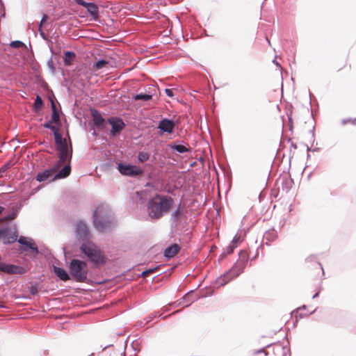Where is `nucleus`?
<instances>
[{
    "label": "nucleus",
    "instance_id": "f257e3e1",
    "mask_svg": "<svg viewBox=\"0 0 356 356\" xmlns=\"http://www.w3.org/2000/svg\"><path fill=\"white\" fill-rule=\"evenodd\" d=\"M174 204V199L168 195L155 194L147 203V213L152 221L161 219L168 213Z\"/></svg>",
    "mask_w": 356,
    "mask_h": 356
},
{
    "label": "nucleus",
    "instance_id": "f03ea898",
    "mask_svg": "<svg viewBox=\"0 0 356 356\" xmlns=\"http://www.w3.org/2000/svg\"><path fill=\"white\" fill-rule=\"evenodd\" d=\"M79 250L92 264L93 268H98L107 261L105 254L92 241L81 243Z\"/></svg>",
    "mask_w": 356,
    "mask_h": 356
},
{
    "label": "nucleus",
    "instance_id": "7ed1b4c3",
    "mask_svg": "<svg viewBox=\"0 0 356 356\" xmlns=\"http://www.w3.org/2000/svg\"><path fill=\"white\" fill-rule=\"evenodd\" d=\"M70 275L77 282L90 283V280L88 279V268L86 261L79 259H72L67 265Z\"/></svg>",
    "mask_w": 356,
    "mask_h": 356
},
{
    "label": "nucleus",
    "instance_id": "20e7f679",
    "mask_svg": "<svg viewBox=\"0 0 356 356\" xmlns=\"http://www.w3.org/2000/svg\"><path fill=\"white\" fill-rule=\"evenodd\" d=\"M92 223L95 228L99 232H106L113 227V219L104 213L102 206L97 207L92 213Z\"/></svg>",
    "mask_w": 356,
    "mask_h": 356
},
{
    "label": "nucleus",
    "instance_id": "39448f33",
    "mask_svg": "<svg viewBox=\"0 0 356 356\" xmlns=\"http://www.w3.org/2000/svg\"><path fill=\"white\" fill-rule=\"evenodd\" d=\"M51 121L45 122L42 126L48 129H50L53 132L55 143L56 149L58 151V157H60V161H64V154L66 151H70V145L68 147L66 144L65 139L62 137L60 134L59 128L56 125H53Z\"/></svg>",
    "mask_w": 356,
    "mask_h": 356
},
{
    "label": "nucleus",
    "instance_id": "423d86ee",
    "mask_svg": "<svg viewBox=\"0 0 356 356\" xmlns=\"http://www.w3.org/2000/svg\"><path fill=\"white\" fill-rule=\"evenodd\" d=\"M246 265L247 264L237 260L228 271L217 277L216 282L219 284L217 288L225 285L232 280L237 277L244 271Z\"/></svg>",
    "mask_w": 356,
    "mask_h": 356
},
{
    "label": "nucleus",
    "instance_id": "0eeeda50",
    "mask_svg": "<svg viewBox=\"0 0 356 356\" xmlns=\"http://www.w3.org/2000/svg\"><path fill=\"white\" fill-rule=\"evenodd\" d=\"M64 155V161H60V157H58L56 163L52 168H50L49 169L43 170L42 172H39L35 177L36 181H38V182H42L48 179L52 181L51 179L54 175V172L57 170L58 168H60V165L63 162H65L67 161H69L72 159V147L71 145L70 151H66L65 154Z\"/></svg>",
    "mask_w": 356,
    "mask_h": 356
},
{
    "label": "nucleus",
    "instance_id": "6e6552de",
    "mask_svg": "<svg viewBox=\"0 0 356 356\" xmlns=\"http://www.w3.org/2000/svg\"><path fill=\"white\" fill-rule=\"evenodd\" d=\"M75 236L77 241L81 243L90 242L92 235L90 229L83 220H78L74 226Z\"/></svg>",
    "mask_w": 356,
    "mask_h": 356
},
{
    "label": "nucleus",
    "instance_id": "1a4fd4ad",
    "mask_svg": "<svg viewBox=\"0 0 356 356\" xmlns=\"http://www.w3.org/2000/svg\"><path fill=\"white\" fill-rule=\"evenodd\" d=\"M117 164V169L122 175L130 177H136L143 175L144 173L143 170L140 168L136 165L131 163H124L122 162H118Z\"/></svg>",
    "mask_w": 356,
    "mask_h": 356
},
{
    "label": "nucleus",
    "instance_id": "9d476101",
    "mask_svg": "<svg viewBox=\"0 0 356 356\" xmlns=\"http://www.w3.org/2000/svg\"><path fill=\"white\" fill-rule=\"evenodd\" d=\"M26 272L27 270L24 266L3 262L1 255L0 254V273L24 275Z\"/></svg>",
    "mask_w": 356,
    "mask_h": 356
},
{
    "label": "nucleus",
    "instance_id": "9b49d317",
    "mask_svg": "<svg viewBox=\"0 0 356 356\" xmlns=\"http://www.w3.org/2000/svg\"><path fill=\"white\" fill-rule=\"evenodd\" d=\"M108 123L111 126V129L110 130V135L111 136H117L125 127V123L120 117H111L108 118Z\"/></svg>",
    "mask_w": 356,
    "mask_h": 356
},
{
    "label": "nucleus",
    "instance_id": "f8f14e48",
    "mask_svg": "<svg viewBox=\"0 0 356 356\" xmlns=\"http://www.w3.org/2000/svg\"><path fill=\"white\" fill-rule=\"evenodd\" d=\"M186 209L184 207H181L180 202L177 208L170 215V222L171 227L177 228L181 219L186 214Z\"/></svg>",
    "mask_w": 356,
    "mask_h": 356
},
{
    "label": "nucleus",
    "instance_id": "ddd939ff",
    "mask_svg": "<svg viewBox=\"0 0 356 356\" xmlns=\"http://www.w3.org/2000/svg\"><path fill=\"white\" fill-rule=\"evenodd\" d=\"M90 111L94 128L104 129L108 123V120H106L104 118L99 111L96 108H90Z\"/></svg>",
    "mask_w": 356,
    "mask_h": 356
},
{
    "label": "nucleus",
    "instance_id": "4468645a",
    "mask_svg": "<svg viewBox=\"0 0 356 356\" xmlns=\"http://www.w3.org/2000/svg\"><path fill=\"white\" fill-rule=\"evenodd\" d=\"M71 160H72V159L69 161H67L65 162H63L60 165V168H61L60 169L58 168L57 170L58 172L54 174V177L51 179L52 181L56 180V179H65V178H66L70 174V172H71V165H70Z\"/></svg>",
    "mask_w": 356,
    "mask_h": 356
},
{
    "label": "nucleus",
    "instance_id": "2eb2a0df",
    "mask_svg": "<svg viewBox=\"0 0 356 356\" xmlns=\"http://www.w3.org/2000/svg\"><path fill=\"white\" fill-rule=\"evenodd\" d=\"M71 160H72V159L69 161H67L65 162H63L60 165V168H61L60 169L58 168L57 170L58 172L54 174V177L51 179L52 181L56 180V179H65V178H66L70 174V172H71V165H70Z\"/></svg>",
    "mask_w": 356,
    "mask_h": 356
},
{
    "label": "nucleus",
    "instance_id": "dca6fc26",
    "mask_svg": "<svg viewBox=\"0 0 356 356\" xmlns=\"http://www.w3.org/2000/svg\"><path fill=\"white\" fill-rule=\"evenodd\" d=\"M75 2L87 9V11L92 17L93 19H97L99 17V8L94 3H87L83 0H74Z\"/></svg>",
    "mask_w": 356,
    "mask_h": 356
},
{
    "label": "nucleus",
    "instance_id": "f3484780",
    "mask_svg": "<svg viewBox=\"0 0 356 356\" xmlns=\"http://www.w3.org/2000/svg\"><path fill=\"white\" fill-rule=\"evenodd\" d=\"M174 127H175L174 121L170 119L166 118L160 120L159 125H158V129L162 133L171 134L174 131Z\"/></svg>",
    "mask_w": 356,
    "mask_h": 356
},
{
    "label": "nucleus",
    "instance_id": "a211bd4d",
    "mask_svg": "<svg viewBox=\"0 0 356 356\" xmlns=\"http://www.w3.org/2000/svg\"><path fill=\"white\" fill-rule=\"evenodd\" d=\"M22 207H23L22 202V201L17 202L15 205H13L11 207L10 211L4 216V217L3 218V220H6V221H12V220H15L17 218L19 211L22 209Z\"/></svg>",
    "mask_w": 356,
    "mask_h": 356
},
{
    "label": "nucleus",
    "instance_id": "6ab92c4d",
    "mask_svg": "<svg viewBox=\"0 0 356 356\" xmlns=\"http://www.w3.org/2000/svg\"><path fill=\"white\" fill-rule=\"evenodd\" d=\"M181 250L179 245L172 243L168 245L163 252V256L167 259L173 258Z\"/></svg>",
    "mask_w": 356,
    "mask_h": 356
},
{
    "label": "nucleus",
    "instance_id": "aec40b11",
    "mask_svg": "<svg viewBox=\"0 0 356 356\" xmlns=\"http://www.w3.org/2000/svg\"><path fill=\"white\" fill-rule=\"evenodd\" d=\"M53 272L54 275L61 281L66 282L71 279L70 272L68 273L65 269L60 266H54Z\"/></svg>",
    "mask_w": 356,
    "mask_h": 356
},
{
    "label": "nucleus",
    "instance_id": "412c9836",
    "mask_svg": "<svg viewBox=\"0 0 356 356\" xmlns=\"http://www.w3.org/2000/svg\"><path fill=\"white\" fill-rule=\"evenodd\" d=\"M115 66V62L111 59L100 60L94 64V67L97 70L103 68L108 70L110 67H114Z\"/></svg>",
    "mask_w": 356,
    "mask_h": 356
},
{
    "label": "nucleus",
    "instance_id": "4be33fe9",
    "mask_svg": "<svg viewBox=\"0 0 356 356\" xmlns=\"http://www.w3.org/2000/svg\"><path fill=\"white\" fill-rule=\"evenodd\" d=\"M28 240L29 241H27L26 245H23L22 248V250L24 252L30 250V252L34 254V255H38L39 254V250L36 246L35 241L31 238H29Z\"/></svg>",
    "mask_w": 356,
    "mask_h": 356
},
{
    "label": "nucleus",
    "instance_id": "5701e85b",
    "mask_svg": "<svg viewBox=\"0 0 356 356\" xmlns=\"http://www.w3.org/2000/svg\"><path fill=\"white\" fill-rule=\"evenodd\" d=\"M49 99L51 103V115L50 121H51L54 124H55V125L59 127L60 126V120L58 111L51 97H49Z\"/></svg>",
    "mask_w": 356,
    "mask_h": 356
},
{
    "label": "nucleus",
    "instance_id": "b1692460",
    "mask_svg": "<svg viewBox=\"0 0 356 356\" xmlns=\"http://www.w3.org/2000/svg\"><path fill=\"white\" fill-rule=\"evenodd\" d=\"M9 232L10 231L7 232L6 237H2V238H3V243L6 245L14 243L17 241L18 237V232L16 228L15 229L12 234H10Z\"/></svg>",
    "mask_w": 356,
    "mask_h": 356
},
{
    "label": "nucleus",
    "instance_id": "393cba45",
    "mask_svg": "<svg viewBox=\"0 0 356 356\" xmlns=\"http://www.w3.org/2000/svg\"><path fill=\"white\" fill-rule=\"evenodd\" d=\"M168 147L172 150L176 151L180 154H184V153L190 152V148L186 147L185 145H184L182 144H179V143H175V142L169 144Z\"/></svg>",
    "mask_w": 356,
    "mask_h": 356
},
{
    "label": "nucleus",
    "instance_id": "a878e982",
    "mask_svg": "<svg viewBox=\"0 0 356 356\" xmlns=\"http://www.w3.org/2000/svg\"><path fill=\"white\" fill-rule=\"evenodd\" d=\"M293 179L291 177H285L282 180V189L285 193H289L293 186Z\"/></svg>",
    "mask_w": 356,
    "mask_h": 356
},
{
    "label": "nucleus",
    "instance_id": "bb28decb",
    "mask_svg": "<svg viewBox=\"0 0 356 356\" xmlns=\"http://www.w3.org/2000/svg\"><path fill=\"white\" fill-rule=\"evenodd\" d=\"M277 238V233L274 229L268 230L264 234V241H266L265 243L267 245H269L270 243L274 241Z\"/></svg>",
    "mask_w": 356,
    "mask_h": 356
},
{
    "label": "nucleus",
    "instance_id": "cd10ccee",
    "mask_svg": "<svg viewBox=\"0 0 356 356\" xmlns=\"http://www.w3.org/2000/svg\"><path fill=\"white\" fill-rule=\"evenodd\" d=\"M199 286H200V285H198L196 289L190 290L188 293H186L182 297L181 300L183 301L188 302V304L186 305V307H189L191 305V303H193L195 301V299L193 298V296L191 295V293H193Z\"/></svg>",
    "mask_w": 356,
    "mask_h": 356
},
{
    "label": "nucleus",
    "instance_id": "c85d7f7f",
    "mask_svg": "<svg viewBox=\"0 0 356 356\" xmlns=\"http://www.w3.org/2000/svg\"><path fill=\"white\" fill-rule=\"evenodd\" d=\"M44 106V103L42 98L37 95L33 105V109L35 112H39Z\"/></svg>",
    "mask_w": 356,
    "mask_h": 356
},
{
    "label": "nucleus",
    "instance_id": "c756f323",
    "mask_svg": "<svg viewBox=\"0 0 356 356\" xmlns=\"http://www.w3.org/2000/svg\"><path fill=\"white\" fill-rule=\"evenodd\" d=\"M249 259H250V255L248 254V253L247 252L246 250H240L239 251L238 261L247 264Z\"/></svg>",
    "mask_w": 356,
    "mask_h": 356
},
{
    "label": "nucleus",
    "instance_id": "7c9ffc66",
    "mask_svg": "<svg viewBox=\"0 0 356 356\" xmlns=\"http://www.w3.org/2000/svg\"><path fill=\"white\" fill-rule=\"evenodd\" d=\"M152 94H147V93H140L136 94L133 97L134 100H143V101H148L152 99Z\"/></svg>",
    "mask_w": 356,
    "mask_h": 356
},
{
    "label": "nucleus",
    "instance_id": "2f4dec72",
    "mask_svg": "<svg viewBox=\"0 0 356 356\" xmlns=\"http://www.w3.org/2000/svg\"><path fill=\"white\" fill-rule=\"evenodd\" d=\"M75 58V54L72 51H66L65 53L64 61L65 65H70L72 60Z\"/></svg>",
    "mask_w": 356,
    "mask_h": 356
},
{
    "label": "nucleus",
    "instance_id": "473e14b6",
    "mask_svg": "<svg viewBox=\"0 0 356 356\" xmlns=\"http://www.w3.org/2000/svg\"><path fill=\"white\" fill-rule=\"evenodd\" d=\"M14 163L12 161H8L6 162L1 168H0V178L3 177V173L10 169Z\"/></svg>",
    "mask_w": 356,
    "mask_h": 356
},
{
    "label": "nucleus",
    "instance_id": "72a5a7b5",
    "mask_svg": "<svg viewBox=\"0 0 356 356\" xmlns=\"http://www.w3.org/2000/svg\"><path fill=\"white\" fill-rule=\"evenodd\" d=\"M305 261L307 263H312V262H316L319 266L320 268L322 269V270L323 271V266L322 264L318 261V259H317V257L316 255L315 254H311L309 255V257H307L306 259H305Z\"/></svg>",
    "mask_w": 356,
    "mask_h": 356
},
{
    "label": "nucleus",
    "instance_id": "f704fd0d",
    "mask_svg": "<svg viewBox=\"0 0 356 356\" xmlns=\"http://www.w3.org/2000/svg\"><path fill=\"white\" fill-rule=\"evenodd\" d=\"M236 248V245L229 243V245L225 248V250H223L224 252L222 254V258L225 257L228 254H231Z\"/></svg>",
    "mask_w": 356,
    "mask_h": 356
},
{
    "label": "nucleus",
    "instance_id": "c9c22d12",
    "mask_svg": "<svg viewBox=\"0 0 356 356\" xmlns=\"http://www.w3.org/2000/svg\"><path fill=\"white\" fill-rule=\"evenodd\" d=\"M137 158L140 162H145L149 159V154L146 152H140Z\"/></svg>",
    "mask_w": 356,
    "mask_h": 356
},
{
    "label": "nucleus",
    "instance_id": "e433bc0d",
    "mask_svg": "<svg viewBox=\"0 0 356 356\" xmlns=\"http://www.w3.org/2000/svg\"><path fill=\"white\" fill-rule=\"evenodd\" d=\"M29 289V293L32 295V296H35L38 294V291H39V287H38V284L37 283H35L33 284H31V286H29L28 287Z\"/></svg>",
    "mask_w": 356,
    "mask_h": 356
},
{
    "label": "nucleus",
    "instance_id": "4c0bfd02",
    "mask_svg": "<svg viewBox=\"0 0 356 356\" xmlns=\"http://www.w3.org/2000/svg\"><path fill=\"white\" fill-rule=\"evenodd\" d=\"M159 267L156 268H149L146 269L145 270L143 271L141 273L142 277H147L151 273H154Z\"/></svg>",
    "mask_w": 356,
    "mask_h": 356
},
{
    "label": "nucleus",
    "instance_id": "58836bf2",
    "mask_svg": "<svg viewBox=\"0 0 356 356\" xmlns=\"http://www.w3.org/2000/svg\"><path fill=\"white\" fill-rule=\"evenodd\" d=\"M242 241L241 238V236H238V234H236L232 241H231V244L232 245H236V247H237V245H238L239 243H241Z\"/></svg>",
    "mask_w": 356,
    "mask_h": 356
},
{
    "label": "nucleus",
    "instance_id": "ea45409f",
    "mask_svg": "<svg viewBox=\"0 0 356 356\" xmlns=\"http://www.w3.org/2000/svg\"><path fill=\"white\" fill-rule=\"evenodd\" d=\"M28 238V237L20 236L19 238L17 237L16 241H17L22 246H23V245H26V243L27 241H29Z\"/></svg>",
    "mask_w": 356,
    "mask_h": 356
},
{
    "label": "nucleus",
    "instance_id": "a19ab883",
    "mask_svg": "<svg viewBox=\"0 0 356 356\" xmlns=\"http://www.w3.org/2000/svg\"><path fill=\"white\" fill-rule=\"evenodd\" d=\"M9 231L10 229L8 227L0 228V239L2 238V237H6L7 232Z\"/></svg>",
    "mask_w": 356,
    "mask_h": 356
},
{
    "label": "nucleus",
    "instance_id": "79ce46f5",
    "mask_svg": "<svg viewBox=\"0 0 356 356\" xmlns=\"http://www.w3.org/2000/svg\"><path fill=\"white\" fill-rule=\"evenodd\" d=\"M22 46H24V43L22 42L18 41V40L13 41L10 43V47H12L13 48H19V47H22Z\"/></svg>",
    "mask_w": 356,
    "mask_h": 356
},
{
    "label": "nucleus",
    "instance_id": "37998d69",
    "mask_svg": "<svg viewBox=\"0 0 356 356\" xmlns=\"http://www.w3.org/2000/svg\"><path fill=\"white\" fill-rule=\"evenodd\" d=\"M306 307H307L305 305H302V307H300L298 309H296V310H294L293 312V313H294V312L298 313L300 318H303V317H305L306 316V314H303L302 313H299V312L300 310H302V309H306Z\"/></svg>",
    "mask_w": 356,
    "mask_h": 356
},
{
    "label": "nucleus",
    "instance_id": "c03bdc74",
    "mask_svg": "<svg viewBox=\"0 0 356 356\" xmlns=\"http://www.w3.org/2000/svg\"><path fill=\"white\" fill-rule=\"evenodd\" d=\"M213 290H209V291H207L204 294H203L202 296L200 297H198V299L201 298H207V297H209V296H211L213 295Z\"/></svg>",
    "mask_w": 356,
    "mask_h": 356
},
{
    "label": "nucleus",
    "instance_id": "a18cd8bd",
    "mask_svg": "<svg viewBox=\"0 0 356 356\" xmlns=\"http://www.w3.org/2000/svg\"><path fill=\"white\" fill-rule=\"evenodd\" d=\"M314 131H315V127L314 126L312 129L310 130V134H311V138H312V145H314V143L315 141V134H314Z\"/></svg>",
    "mask_w": 356,
    "mask_h": 356
},
{
    "label": "nucleus",
    "instance_id": "49530a36",
    "mask_svg": "<svg viewBox=\"0 0 356 356\" xmlns=\"http://www.w3.org/2000/svg\"><path fill=\"white\" fill-rule=\"evenodd\" d=\"M156 316V314L148 316L147 318H145V321H146V322L144 323V325L151 322Z\"/></svg>",
    "mask_w": 356,
    "mask_h": 356
},
{
    "label": "nucleus",
    "instance_id": "de8ad7c7",
    "mask_svg": "<svg viewBox=\"0 0 356 356\" xmlns=\"http://www.w3.org/2000/svg\"><path fill=\"white\" fill-rule=\"evenodd\" d=\"M352 122L353 124H355V121H353L351 118H346V119H343L342 121H341V124L343 125H345L348 122Z\"/></svg>",
    "mask_w": 356,
    "mask_h": 356
},
{
    "label": "nucleus",
    "instance_id": "09e8293b",
    "mask_svg": "<svg viewBox=\"0 0 356 356\" xmlns=\"http://www.w3.org/2000/svg\"><path fill=\"white\" fill-rule=\"evenodd\" d=\"M287 116H288V119H289V124H290V130L292 129V127H293V124H292V118H291V113L290 114H288L287 113Z\"/></svg>",
    "mask_w": 356,
    "mask_h": 356
},
{
    "label": "nucleus",
    "instance_id": "8fccbe9b",
    "mask_svg": "<svg viewBox=\"0 0 356 356\" xmlns=\"http://www.w3.org/2000/svg\"><path fill=\"white\" fill-rule=\"evenodd\" d=\"M167 96L172 97L174 96V90H165Z\"/></svg>",
    "mask_w": 356,
    "mask_h": 356
},
{
    "label": "nucleus",
    "instance_id": "3c124183",
    "mask_svg": "<svg viewBox=\"0 0 356 356\" xmlns=\"http://www.w3.org/2000/svg\"><path fill=\"white\" fill-rule=\"evenodd\" d=\"M264 353L265 356H267L268 353L265 351V349L264 348H261L259 350H258L255 354H260V353Z\"/></svg>",
    "mask_w": 356,
    "mask_h": 356
},
{
    "label": "nucleus",
    "instance_id": "603ef678",
    "mask_svg": "<svg viewBox=\"0 0 356 356\" xmlns=\"http://www.w3.org/2000/svg\"><path fill=\"white\" fill-rule=\"evenodd\" d=\"M261 248V245H259L257 248V252H256V254L254 256H253V257L251 259V261H253L257 257H258V254H259V249Z\"/></svg>",
    "mask_w": 356,
    "mask_h": 356
},
{
    "label": "nucleus",
    "instance_id": "864d4df0",
    "mask_svg": "<svg viewBox=\"0 0 356 356\" xmlns=\"http://www.w3.org/2000/svg\"><path fill=\"white\" fill-rule=\"evenodd\" d=\"M112 346H113L112 344H108V345H106L105 346H101L100 348H101V350L103 351V350H106V348H109V347H111Z\"/></svg>",
    "mask_w": 356,
    "mask_h": 356
},
{
    "label": "nucleus",
    "instance_id": "5fc2aeb1",
    "mask_svg": "<svg viewBox=\"0 0 356 356\" xmlns=\"http://www.w3.org/2000/svg\"><path fill=\"white\" fill-rule=\"evenodd\" d=\"M5 207L3 206H0V215L2 214V213L4 211ZM1 220H3V218H0V222Z\"/></svg>",
    "mask_w": 356,
    "mask_h": 356
},
{
    "label": "nucleus",
    "instance_id": "6e6d98bb",
    "mask_svg": "<svg viewBox=\"0 0 356 356\" xmlns=\"http://www.w3.org/2000/svg\"><path fill=\"white\" fill-rule=\"evenodd\" d=\"M47 19V16L46 15H44L41 20V22H40V26L44 22H46Z\"/></svg>",
    "mask_w": 356,
    "mask_h": 356
},
{
    "label": "nucleus",
    "instance_id": "4d7b16f0",
    "mask_svg": "<svg viewBox=\"0 0 356 356\" xmlns=\"http://www.w3.org/2000/svg\"><path fill=\"white\" fill-rule=\"evenodd\" d=\"M282 350L284 351V355L286 353V351L290 353V349L289 348H286V347L283 346L282 347Z\"/></svg>",
    "mask_w": 356,
    "mask_h": 356
},
{
    "label": "nucleus",
    "instance_id": "13d9d810",
    "mask_svg": "<svg viewBox=\"0 0 356 356\" xmlns=\"http://www.w3.org/2000/svg\"><path fill=\"white\" fill-rule=\"evenodd\" d=\"M291 148L297 149V145L293 142H291Z\"/></svg>",
    "mask_w": 356,
    "mask_h": 356
},
{
    "label": "nucleus",
    "instance_id": "bf43d9fd",
    "mask_svg": "<svg viewBox=\"0 0 356 356\" xmlns=\"http://www.w3.org/2000/svg\"><path fill=\"white\" fill-rule=\"evenodd\" d=\"M319 296V292H316L312 297L313 299L317 298Z\"/></svg>",
    "mask_w": 356,
    "mask_h": 356
},
{
    "label": "nucleus",
    "instance_id": "052dcab7",
    "mask_svg": "<svg viewBox=\"0 0 356 356\" xmlns=\"http://www.w3.org/2000/svg\"><path fill=\"white\" fill-rule=\"evenodd\" d=\"M92 129H93L92 135L95 136H97L98 135V134L97 133V131L95 130L94 128Z\"/></svg>",
    "mask_w": 356,
    "mask_h": 356
},
{
    "label": "nucleus",
    "instance_id": "680f3d73",
    "mask_svg": "<svg viewBox=\"0 0 356 356\" xmlns=\"http://www.w3.org/2000/svg\"><path fill=\"white\" fill-rule=\"evenodd\" d=\"M348 67V69H350L351 65L346 62V65H344V67Z\"/></svg>",
    "mask_w": 356,
    "mask_h": 356
},
{
    "label": "nucleus",
    "instance_id": "e2e57ef3",
    "mask_svg": "<svg viewBox=\"0 0 356 356\" xmlns=\"http://www.w3.org/2000/svg\"><path fill=\"white\" fill-rule=\"evenodd\" d=\"M305 146L307 147V152H309L312 150L311 148L307 145H305Z\"/></svg>",
    "mask_w": 356,
    "mask_h": 356
},
{
    "label": "nucleus",
    "instance_id": "0e129e2a",
    "mask_svg": "<svg viewBox=\"0 0 356 356\" xmlns=\"http://www.w3.org/2000/svg\"><path fill=\"white\" fill-rule=\"evenodd\" d=\"M171 305H175V307H177V306H179L181 305V302H179V303L174 302V303H172Z\"/></svg>",
    "mask_w": 356,
    "mask_h": 356
},
{
    "label": "nucleus",
    "instance_id": "69168bd1",
    "mask_svg": "<svg viewBox=\"0 0 356 356\" xmlns=\"http://www.w3.org/2000/svg\"><path fill=\"white\" fill-rule=\"evenodd\" d=\"M273 62L276 64V65H277V67H280V68H281L280 65L277 62H275V60H273Z\"/></svg>",
    "mask_w": 356,
    "mask_h": 356
},
{
    "label": "nucleus",
    "instance_id": "338daca9",
    "mask_svg": "<svg viewBox=\"0 0 356 356\" xmlns=\"http://www.w3.org/2000/svg\"><path fill=\"white\" fill-rule=\"evenodd\" d=\"M180 312H181V310H177V311L174 312L172 314H177Z\"/></svg>",
    "mask_w": 356,
    "mask_h": 356
},
{
    "label": "nucleus",
    "instance_id": "774afa93",
    "mask_svg": "<svg viewBox=\"0 0 356 356\" xmlns=\"http://www.w3.org/2000/svg\"><path fill=\"white\" fill-rule=\"evenodd\" d=\"M159 318H165V316H163V314H161L159 315Z\"/></svg>",
    "mask_w": 356,
    "mask_h": 356
}]
</instances>
